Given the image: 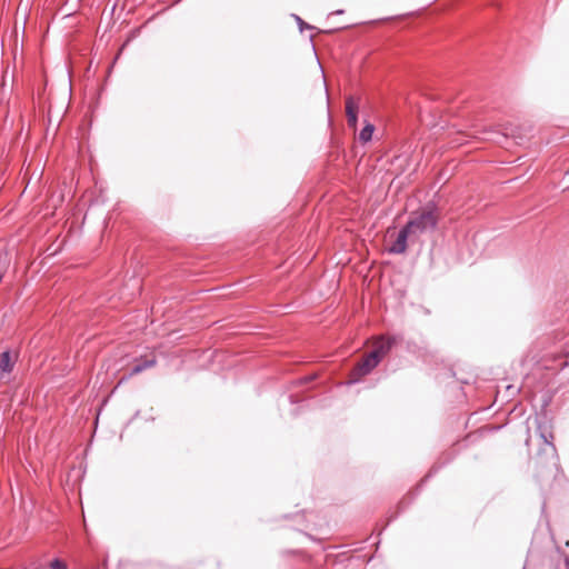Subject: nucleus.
I'll return each instance as SVG.
<instances>
[{
  "instance_id": "f257e3e1",
  "label": "nucleus",
  "mask_w": 569,
  "mask_h": 569,
  "mask_svg": "<svg viewBox=\"0 0 569 569\" xmlns=\"http://www.w3.org/2000/svg\"><path fill=\"white\" fill-rule=\"evenodd\" d=\"M438 221V214L433 209L423 210L412 217L406 227L399 231L396 241L390 247L393 253H403L409 244L420 241L421 236L433 230Z\"/></svg>"
},
{
  "instance_id": "f03ea898",
  "label": "nucleus",
  "mask_w": 569,
  "mask_h": 569,
  "mask_svg": "<svg viewBox=\"0 0 569 569\" xmlns=\"http://www.w3.org/2000/svg\"><path fill=\"white\" fill-rule=\"evenodd\" d=\"M391 343L389 340L378 338L373 343V350L360 362L352 371V381H357L362 376L368 375L389 351Z\"/></svg>"
},
{
  "instance_id": "7ed1b4c3",
  "label": "nucleus",
  "mask_w": 569,
  "mask_h": 569,
  "mask_svg": "<svg viewBox=\"0 0 569 569\" xmlns=\"http://www.w3.org/2000/svg\"><path fill=\"white\" fill-rule=\"evenodd\" d=\"M14 357L9 351L0 353V381L6 379L14 365Z\"/></svg>"
},
{
  "instance_id": "20e7f679",
  "label": "nucleus",
  "mask_w": 569,
  "mask_h": 569,
  "mask_svg": "<svg viewBox=\"0 0 569 569\" xmlns=\"http://www.w3.org/2000/svg\"><path fill=\"white\" fill-rule=\"evenodd\" d=\"M346 110H347V117H348L349 124L351 127H356V124H357V106L352 99L347 100Z\"/></svg>"
},
{
  "instance_id": "39448f33",
  "label": "nucleus",
  "mask_w": 569,
  "mask_h": 569,
  "mask_svg": "<svg viewBox=\"0 0 569 569\" xmlns=\"http://www.w3.org/2000/svg\"><path fill=\"white\" fill-rule=\"evenodd\" d=\"M373 133V126L367 124L359 133V140L368 142L371 140Z\"/></svg>"
},
{
  "instance_id": "423d86ee",
  "label": "nucleus",
  "mask_w": 569,
  "mask_h": 569,
  "mask_svg": "<svg viewBox=\"0 0 569 569\" xmlns=\"http://www.w3.org/2000/svg\"><path fill=\"white\" fill-rule=\"evenodd\" d=\"M51 568L52 569H67V566L63 562H61L60 560H53L51 562Z\"/></svg>"
},
{
  "instance_id": "0eeeda50",
  "label": "nucleus",
  "mask_w": 569,
  "mask_h": 569,
  "mask_svg": "<svg viewBox=\"0 0 569 569\" xmlns=\"http://www.w3.org/2000/svg\"><path fill=\"white\" fill-rule=\"evenodd\" d=\"M563 560H565V566L567 567V569H569V556L566 555Z\"/></svg>"
},
{
  "instance_id": "6e6552de",
  "label": "nucleus",
  "mask_w": 569,
  "mask_h": 569,
  "mask_svg": "<svg viewBox=\"0 0 569 569\" xmlns=\"http://www.w3.org/2000/svg\"><path fill=\"white\" fill-rule=\"evenodd\" d=\"M143 368L141 366H137L134 369H133V372L137 373V372H140Z\"/></svg>"
},
{
  "instance_id": "1a4fd4ad",
  "label": "nucleus",
  "mask_w": 569,
  "mask_h": 569,
  "mask_svg": "<svg viewBox=\"0 0 569 569\" xmlns=\"http://www.w3.org/2000/svg\"><path fill=\"white\" fill-rule=\"evenodd\" d=\"M154 363V360H151L147 363V366H152Z\"/></svg>"
},
{
  "instance_id": "9d476101",
  "label": "nucleus",
  "mask_w": 569,
  "mask_h": 569,
  "mask_svg": "<svg viewBox=\"0 0 569 569\" xmlns=\"http://www.w3.org/2000/svg\"><path fill=\"white\" fill-rule=\"evenodd\" d=\"M566 545L569 547V541H567Z\"/></svg>"
}]
</instances>
